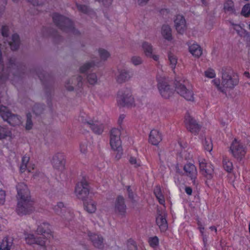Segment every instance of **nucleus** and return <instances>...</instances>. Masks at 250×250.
Masks as SVG:
<instances>
[{"label": "nucleus", "mask_w": 250, "mask_h": 250, "mask_svg": "<svg viewBox=\"0 0 250 250\" xmlns=\"http://www.w3.org/2000/svg\"><path fill=\"white\" fill-rule=\"evenodd\" d=\"M186 124L187 129L192 133H197L200 129V125L192 117L188 116L186 118Z\"/></svg>", "instance_id": "21"}, {"label": "nucleus", "mask_w": 250, "mask_h": 250, "mask_svg": "<svg viewBox=\"0 0 250 250\" xmlns=\"http://www.w3.org/2000/svg\"><path fill=\"white\" fill-rule=\"evenodd\" d=\"M25 238L27 244L31 245L35 244L36 237L33 234H27Z\"/></svg>", "instance_id": "45"}, {"label": "nucleus", "mask_w": 250, "mask_h": 250, "mask_svg": "<svg viewBox=\"0 0 250 250\" xmlns=\"http://www.w3.org/2000/svg\"><path fill=\"white\" fill-rule=\"evenodd\" d=\"M88 239L92 245L96 248L103 249L104 248V238L100 234L88 231L87 233Z\"/></svg>", "instance_id": "15"}, {"label": "nucleus", "mask_w": 250, "mask_h": 250, "mask_svg": "<svg viewBox=\"0 0 250 250\" xmlns=\"http://www.w3.org/2000/svg\"><path fill=\"white\" fill-rule=\"evenodd\" d=\"M25 189H26L28 191V199H30V192L26 185L24 183H19L17 186V198L18 200L25 199L23 195H24V192H25Z\"/></svg>", "instance_id": "23"}, {"label": "nucleus", "mask_w": 250, "mask_h": 250, "mask_svg": "<svg viewBox=\"0 0 250 250\" xmlns=\"http://www.w3.org/2000/svg\"><path fill=\"white\" fill-rule=\"evenodd\" d=\"M215 86L222 92H225L226 89H232L238 84V75L233 71H224L222 73V82L219 79L212 81Z\"/></svg>", "instance_id": "2"}, {"label": "nucleus", "mask_w": 250, "mask_h": 250, "mask_svg": "<svg viewBox=\"0 0 250 250\" xmlns=\"http://www.w3.org/2000/svg\"><path fill=\"white\" fill-rule=\"evenodd\" d=\"M49 225L48 223H43L39 225L37 229V232L38 234H43L44 233H49Z\"/></svg>", "instance_id": "36"}, {"label": "nucleus", "mask_w": 250, "mask_h": 250, "mask_svg": "<svg viewBox=\"0 0 250 250\" xmlns=\"http://www.w3.org/2000/svg\"><path fill=\"white\" fill-rule=\"evenodd\" d=\"M149 0H137L138 4L140 6L146 5Z\"/></svg>", "instance_id": "59"}, {"label": "nucleus", "mask_w": 250, "mask_h": 250, "mask_svg": "<svg viewBox=\"0 0 250 250\" xmlns=\"http://www.w3.org/2000/svg\"><path fill=\"white\" fill-rule=\"evenodd\" d=\"M142 48L145 55L147 58L153 59L155 61H158L159 59L158 55L153 53V48L152 45L146 42L142 44Z\"/></svg>", "instance_id": "18"}, {"label": "nucleus", "mask_w": 250, "mask_h": 250, "mask_svg": "<svg viewBox=\"0 0 250 250\" xmlns=\"http://www.w3.org/2000/svg\"><path fill=\"white\" fill-rule=\"evenodd\" d=\"M117 102L121 106L132 107L135 105V100L129 88H124L119 90Z\"/></svg>", "instance_id": "3"}, {"label": "nucleus", "mask_w": 250, "mask_h": 250, "mask_svg": "<svg viewBox=\"0 0 250 250\" xmlns=\"http://www.w3.org/2000/svg\"><path fill=\"white\" fill-rule=\"evenodd\" d=\"M224 9L226 13L233 14L235 13L234 3L232 0H226L224 4Z\"/></svg>", "instance_id": "29"}, {"label": "nucleus", "mask_w": 250, "mask_h": 250, "mask_svg": "<svg viewBox=\"0 0 250 250\" xmlns=\"http://www.w3.org/2000/svg\"><path fill=\"white\" fill-rule=\"evenodd\" d=\"M184 170L188 176L192 179L196 177L197 172L195 166L192 164H188L184 167Z\"/></svg>", "instance_id": "28"}, {"label": "nucleus", "mask_w": 250, "mask_h": 250, "mask_svg": "<svg viewBox=\"0 0 250 250\" xmlns=\"http://www.w3.org/2000/svg\"><path fill=\"white\" fill-rule=\"evenodd\" d=\"M233 29L240 36H243L245 33V30L242 28L239 25L235 24L234 25Z\"/></svg>", "instance_id": "52"}, {"label": "nucleus", "mask_w": 250, "mask_h": 250, "mask_svg": "<svg viewBox=\"0 0 250 250\" xmlns=\"http://www.w3.org/2000/svg\"><path fill=\"white\" fill-rule=\"evenodd\" d=\"M244 76L250 80V75L249 72H245L244 73Z\"/></svg>", "instance_id": "63"}, {"label": "nucleus", "mask_w": 250, "mask_h": 250, "mask_svg": "<svg viewBox=\"0 0 250 250\" xmlns=\"http://www.w3.org/2000/svg\"><path fill=\"white\" fill-rule=\"evenodd\" d=\"M189 51L195 57L199 58L202 54V49L197 43H194L189 46Z\"/></svg>", "instance_id": "27"}, {"label": "nucleus", "mask_w": 250, "mask_h": 250, "mask_svg": "<svg viewBox=\"0 0 250 250\" xmlns=\"http://www.w3.org/2000/svg\"><path fill=\"white\" fill-rule=\"evenodd\" d=\"M175 90L180 96L187 101H192L194 94L190 88L186 85V82L179 77L176 78L174 82Z\"/></svg>", "instance_id": "4"}, {"label": "nucleus", "mask_w": 250, "mask_h": 250, "mask_svg": "<svg viewBox=\"0 0 250 250\" xmlns=\"http://www.w3.org/2000/svg\"><path fill=\"white\" fill-rule=\"evenodd\" d=\"M162 141V136L159 131L153 129L149 136V142L153 145H157Z\"/></svg>", "instance_id": "24"}, {"label": "nucleus", "mask_w": 250, "mask_h": 250, "mask_svg": "<svg viewBox=\"0 0 250 250\" xmlns=\"http://www.w3.org/2000/svg\"><path fill=\"white\" fill-rule=\"evenodd\" d=\"M157 86L161 95L165 99H168L173 94L168 79L163 74L158 73L157 75Z\"/></svg>", "instance_id": "5"}, {"label": "nucleus", "mask_w": 250, "mask_h": 250, "mask_svg": "<svg viewBox=\"0 0 250 250\" xmlns=\"http://www.w3.org/2000/svg\"><path fill=\"white\" fill-rule=\"evenodd\" d=\"M129 161L130 164L135 167H138L142 166L141 161L139 159L136 158V157H130Z\"/></svg>", "instance_id": "46"}, {"label": "nucleus", "mask_w": 250, "mask_h": 250, "mask_svg": "<svg viewBox=\"0 0 250 250\" xmlns=\"http://www.w3.org/2000/svg\"><path fill=\"white\" fill-rule=\"evenodd\" d=\"M95 65V63L93 61H90L83 64L79 68V71L81 73H84L90 70L91 68L94 67Z\"/></svg>", "instance_id": "33"}, {"label": "nucleus", "mask_w": 250, "mask_h": 250, "mask_svg": "<svg viewBox=\"0 0 250 250\" xmlns=\"http://www.w3.org/2000/svg\"><path fill=\"white\" fill-rule=\"evenodd\" d=\"M5 192L3 190L0 189V205L4 204L5 201Z\"/></svg>", "instance_id": "55"}, {"label": "nucleus", "mask_w": 250, "mask_h": 250, "mask_svg": "<svg viewBox=\"0 0 250 250\" xmlns=\"http://www.w3.org/2000/svg\"><path fill=\"white\" fill-rule=\"evenodd\" d=\"M43 107L40 104H36L33 107V112L37 115H40L43 111Z\"/></svg>", "instance_id": "49"}, {"label": "nucleus", "mask_w": 250, "mask_h": 250, "mask_svg": "<svg viewBox=\"0 0 250 250\" xmlns=\"http://www.w3.org/2000/svg\"><path fill=\"white\" fill-rule=\"evenodd\" d=\"M1 34L4 37H7L9 35V29L7 26H3L1 28Z\"/></svg>", "instance_id": "57"}, {"label": "nucleus", "mask_w": 250, "mask_h": 250, "mask_svg": "<svg viewBox=\"0 0 250 250\" xmlns=\"http://www.w3.org/2000/svg\"><path fill=\"white\" fill-rule=\"evenodd\" d=\"M203 144L207 151L210 152L212 150V144L209 138L205 137L203 141Z\"/></svg>", "instance_id": "42"}, {"label": "nucleus", "mask_w": 250, "mask_h": 250, "mask_svg": "<svg viewBox=\"0 0 250 250\" xmlns=\"http://www.w3.org/2000/svg\"><path fill=\"white\" fill-rule=\"evenodd\" d=\"M54 209L57 214L63 217L64 219L69 220L71 218V214L67 210L63 203H58L54 207Z\"/></svg>", "instance_id": "19"}, {"label": "nucleus", "mask_w": 250, "mask_h": 250, "mask_svg": "<svg viewBox=\"0 0 250 250\" xmlns=\"http://www.w3.org/2000/svg\"><path fill=\"white\" fill-rule=\"evenodd\" d=\"M128 196L131 199H133L134 198V194L133 192L131 189L130 187H128L127 189Z\"/></svg>", "instance_id": "58"}, {"label": "nucleus", "mask_w": 250, "mask_h": 250, "mask_svg": "<svg viewBox=\"0 0 250 250\" xmlns=\"http://www.w3.org/2000/svg\"><path fill=\"white\" fill-rule=\"evenodd\" d=\"M209 229L211 230H214L215 232H216L217 231V229L216 228L214 227V226H211L209 228Z\"/></svg>", "instance_id": "64"}, {"label": "nucleus", "mask_w": 250, "mask_h": 250, "mask_svg": "<svg viewBox=\"0 0 250 250\" xmlns=\"http://www.w3.org/2000/svg\"><path fill=\"white\" fill-rule=\"evenodd\" d=\"M121 129L112 128L110 133V144L112 149L118 151L119 157L122 154V146L121 141Z\"/></svg>", "instance_id": "8"}, {"label": "nucleus", "mask_w": 250, "mask_h": 250, "mask_svg": "<svg viewBox=\"0 0 250 250\" xmlns=\"http://www.w3.org/2000/svg\"><path fill=\"white\" fill-rule=\"evenodd\" d=\"M84 209L89 213H94L97 210V203L92 199H89L83 202Z\"/></svg>", "instance_id": "25"}, {"label": "nucleus", "mask_w": 250, "mask_h": 250, "mask_svg": "<svg viewBox=\"0 0 250 250\" xmlns=\"http://www.w3.org/2000/svg\"><path fill=\"white\" fill-rule=\"evenodd\" d=\"M23 196L25 199L18 200L17 211L20 215L30 213L33 210V202L31 199H28V191L25 189Z\"/></svg>", "instance_id": "9"}, {"label": "nucleus", "mask_w": 250, "mask_h": 250, "mask_svg": "<svg viewBox=\"0 0 250 250\" xmlns=\"http://www.w3.org/2000/svg\"><path fill=\"white\" fill-rule=\"evenodd\" d=\"M28 1L34 6L42 5L44 0H28Z\"/></svg>", "instance_id": "56"}, {"label": "nucleus", "mask_w": 250, "mask_h": 250, "mask_svg": "<svg viewBox=\"0 0 250 250\" xmlns=\"http://www.w3.org/2000/svg\"><path fill=\"white\" fill-rule=\"evenodd\" d=\"M83 78L80 75L74 76L68 79L64 83V87L67 91H77L81 89L83 85Z\"/></svg>", "instance_id": "10"}, {"label": "nucleus", "mask_w": 250, "mask_h": 250, "mask_svg": "<svg viewBox=\"0 0 250 250\" xmlns=\"http://www.w3.org/2000/svg\"><path fill=\"white\" fill-rule=\"evenodd\" d=\"M161 34L165 39L167 40H171V30L169 26L167 25H163L161 29Z\"/></svg>", "instance_id": "31"}, {"label": "nucleus", "mask_w": 250, "mask_h": 250, "mask_svg": "<svg viewBox=\"0 0 250 250\" xmlns=\"http://www.w3.org/2000/svg\"><path fill=\"white\" fill-rule=\"evenodd\" d=\"M200 170L202 174L207 179H211L214 174L213 166L210 163H207L205 160H199Z\"/></svg>", "instance_id": "12"}, {"label": "nucleus", "mask_w": 250, "mask_h": 250, "mask_svg": "<svg viewBox=\"0 0 250 250\" xmlns=\"http://www.w3.org/2000/svg\"><path fill=\"white\" fill-rule=\"evenodd\" d=\"M12 132L8 128L0 125V140L11 137Z\"/></svg>", "instance_id": "35"}, {"label": "nucleus", "mask_w": 250, "mask_h": 250, "mask_svg": "<svg viewBox=\"0 0 250 250\" xmlns=\"http://www.w3.org/2000/svg\"><path fill=\"white\" fill-rule=\"evenodd\" d=\"M154 193L159 203L161 205H164L165 200L160 187L156 186L155 188L154 189Z\"/></svg>", "instance_id": "32"}, {"label": "nucleus", "mask_w": 250, "mask_h": 250, "mask_svg": "<svg viewBox=\"0 0 250 250\" xmlns=\"http://www.w3.org/2000/svg\"><path fill=\"white\" fill-rule=\"evenodd\" d=\"M75 194L79 199H84L89 194V188L87 182L82 179L76 185Z\"/></svg>", "instance_id": "14"}, {"label": "nucleus", "mask_w": 250, "mask_h": 250, "mask_svg": "<svg viewBox=\"0 0 250 250\" xmlns=\"http://www.w3.org/2000/svg\"><path fill=\"white\" fill-rule=\"evenodd\" d=\"M80 151L83 154H86L88 152V144L86 142L83 143L80 145Z\"/></svg>", "instance_id": "50"}, {"label": "nucleus", "mask_w": 250, "mask_h": 250, "mask_svg": "<svg viewBox=\"0 0 250 250\" xmlns=\"http://www.w3.org/2000/svg\"><path fill=\"white\" fill-rule=\"evenodd\" d=\"M116 81L119 83H123L130 79L128 72L125 69H119L116 76Z\"/></svg>", "instance_id": "26"}, {"label": "nucleus", "mask_w": 250, "mask_h": 250, "mask_svg": "<svg viewBox=\"0 0 250 250\" xmlns=\"http://www.w3.org/2000/svg\"><path fill=\"white\" fill-rule=\"evenodd\" d=\"M125 116L124 115H121L120 116L119 119H118L119 124L120 125L123 123V120L125 119Z\"/></svg>", "instance_id": "61"}, {"label": "nucleus", "mask_w": 250, "mask_h": 250, "mask_svg": "<svg viewBox=\"0 0 250 250\" xmlns=\"http://www.w3.org/2000/svg\"><path fill=\"white\" fill-rule=\"evenodd\" d=\"M12 50H17L20 45V38L18 34H15L12 36V41L9 42Z\"/></svg>", "instance_id": "30"}, {"label": "nucleus", "mask_w": 250, "mask_h": 250, "mask_svg": "<svg viewBox=\"0 0 250 250\" xmlns=\"http://www.w3.org/2000/svg\"><path fill=\"white\" fill-rule=\"evenodd\" d=\"M130 62L135 66H138L143 64L144 61L142 58L139 56H133L130 59Z\"/></svg>", "instance_id": "44"}, {"label": "nucleus", "mask_w": 250, "mask_h": 250, "mask_svg": "<svg viewBox=\"0 0 250 250\" xmlns=\"http://www.w3.org/2000/svg\"><path fill=\"white\" fill-rule=\"evenodd\" d=\"M29 161V157L26 156H24L22 157V163L20 169L21 172H24L25 169H27L29 172H31V169H34V167H32L31 168H30L29 167L27 166Z\"/></svg>", "instance_id": "34"}, {"label": "nucleus", "mask_w": 250, "mask_h": 250, "mask_svg": "<svg viewBox=\"0 0 250 250\" xmlns=\"http://www.w3.org/2000/svg\"><path fill=\"white\" fill-rule=\"evenodd\" d=\"M223 164L224 168L227 171L230 172L232 169V163L227 157H224Z\"/></svg>", "instance_id": "43"}, {"label": "nucleus", "mask_w": 250, "mask_h": 250, "mask_svg": "<svg viewBox=\"0 0 250 250\" xmlns=\"http://www.w3.org/2000/svg\"><path fill=\"white\" fill-rule=\"evenodd\" d=\"M53 19L55 24L62 30L67 31L72 29V22L69 19L58 13H55Z\"/></svg>", "instance_id": "11"}, {"label": "nucleus", "mask_w": 250, "mask_h": 250, "mask_svg": "<svg viewBox=\"0 0 250 250\" xmlns=\"http://www.w3.org/2000/svg\"><path fill=\"white\" fill-rule=\"evenodd\" d=\"M87 82L91 85H94L98 83V79L95 73L88 74L86 77Z\"/></svg>", "instance_id": "37"}, {"label": "nucleus", "mask_w": 250, "mask_h": 250, "mask_svg": "<svg viewBox=\"0 0 250 250\" xmlns=\"http://www.w3.org/2000/svg\"><path fill=\"white\" fill-rule=\"evenodd\" d=\"M205 75L206 77L209 78H213L215 76L214 71L212 69H208L205 71Z\"/></svg>", "instance_id": "54"}, {"label": "nucleus", "mask_w": 250, "mask_h": 250, "mask_svg": "<svg viewBox=\"0 0 250 250\" xmlns=\"http://www.w3.org/2000/svg\"><path fill=\"white\" fill-rule=\"evenodd\" d=\"M174 26L178 33L184 34L187 29V24L185 19L183 16H176L174 20Z\"/></svg>", "instance_id": "20"}, {"label": "nucleus", "mask_w": 250, "mask_h": 250, "mask_svg": "<svg viewBox=\"0 0 250 250\" xmlns=\"http://www.w3.org/2000/svg\"><path fill=\"white\" fill-rule=\"evenodd\" d=\"M27 119L25 124V129L26 130H30L33 126V123L31 120V115L30 113L27 114Z\"/></svg>", "instance_id": "47"}, {"label": "nucleus", "mask_w": 250, "mask_h": 250, "mask_svg": "<svg viewBox=\"0 0 250 250\" xmlns=\"http://www.w3.org/2000/svg\"><path fill=\"white\" fill-rule=\"evenodd\" d=\"M46 242L47 239L43 236H41L36 237L35 244L38 245L41 248L42 250H45Z\"/></svg>", "instance_id": "38"}, {"label": "nucleus", "mask_w": 250, "mask_h": 250, "mask_svg": "<svg viewBox=\"0 0 250 250\" xmlns=\"http://www.w3.org/2000/svg\"><path fill=\"white\" fill-rule=\"evenodd\" d=\"M241 14L245 17L250 15V4H247L244 6L241 11Z\"/></svg>", "instance_id": "48"}, {"label": "nucleus", "mask_w": 250, "mask_h": 250, "mask_svg": "<svg viewBox=\"0 0 250 250\" xmlns=\"http://www.w3.org/2000/svg\"><path fill=\"white\" fill-rule=\"evenodd\" d=\"M52 165L54 168L59 171H62L65 167L64 157L61 153L56 154L52 159Z\"/></svg>", "instance_id": "17"}, {"label": "nucleus", "mask_w": 250, "mask_h": 250, "mask_svg": "<svg viewBox=\"0 0 250 250\" xmlns=\"http://www.w3.org/2000/svg\"><path fill=\"white\" fill-rule=\"evenodd\" d=\"M23 73V68L16 62V59L10 58L0 74V83H5L9 79L12 81L16 80L20 78Z\"/></svg>", "instance_id": "1"}, {"label": "nucleus", "mask_w": 250, "mask_h": 250, "mask_svg": "<svg viewBox=\"0 0 250 250\" xmlns=\"http://www.w3.org/2000/svg\"><path fill=\"white\" fill-rule=\"evenodd\" d=\"M168 59L171 68L174 69L177 63V57L173 53L170 52L168 54Z\"/></svg>", "instance_id": "40"}, {"label": "nucleus", "mask_w": 250, "mask_h": 250, "mask_svg": "<svg viewBox=\"0 0 250 250\" xmlns=\"http://www.w3.org/2000/svg\"><path fill=\"white\" fill-rule=\"evenodd\" d=\"M79 121L85 125L89 127L95 134H101L104 131L103 125L97 120L91 119L87 116H81Z\"/></svg>", "instance_id": "7"}, {"label": "nucleus", "mask_w": 250, "mask_h": 250, "mask_svg": "<svg viewBox=\"0 0 250 250\" xmlns=\"http://www.w3.org/2000/svg\"><path fill=\"white\" fill-rule=\"evenodd\" d=\"M0 115L4 121L12 126H20L22 124V119L20 116L12 113L6 107L0 105Z\"/></svg>", "instance_id": "6"}, {"label": "nucleus", "mask_w": 250, "mask_h": 250, "mask_svg": "<svg viewBox=\"0 0 250 250\" xmlns=\"http://www.w3.org/2000/svg\"><path fill=\"white\" fill-rule=\"evenodd\" d=\"M166 217L167 213L164 211H158V215L156 218V222L162 232L166 231L168 228Z\"/></svg>", "instance_id": "16"}, {"label": "nucleus", "mask_w": 250, "mask_h": 250, "mask_svg": "<svg viewBox=\"0 0 250 250\" xmlns=\"http://www.w3.org/2000/svg\"><path fill=\"white\" fill-rule=\"evenodd\" d=\"M149 243L152 247H155L158 245L159 239L156 236L149 238Z\"/></svg>", "instance_id": "51"}, {"label": "nucleus", "mask_w": 250, "mask_h": 250, "mask_svg": "<svg viewBox=\"0 0 250 250\" xmlns=\"http://www.w3.org/2000/svg\"><path fill=\"white\" fill-rule=\"evenodd\" d=\"M11 245V242H9L8 238L5 237L1 242L0 250H10Z\"/></svg>", "instance_id": "41"}, {"label": "nucleus", "mask_w": 250, "mask_h": 250, "mask_svg": "<svg viewBox=\"0 0 250 250\" xmlns=\"http://www.w3.org/2000/svg\"><path fill=\"white\" fill-rule=\"evenodd\" d=\"M99 57L102 61L107 60L110 56V53L103 48H99L98 50Z\"/></svg>", "instance_id": "39"}, {"label": "nucleus", "mask_w": 250, "mask_h": 250, "mask_svg": "<svg viewBox=\"0 0 250 250\" xmlns=\"http://www.w3.org/2000/svg\"><path fill=\"white\" fill-rule=\"evenodd\" d=\"M115 211L119 215L124 216L126 211V206L125 204V199L122 196H119L116 199L115 203Z\"/></svg>", "instance_id": "22"}, {"label": "nucleus", "mask_w": 250, "mask_h": 250, "mask_svg": "<svg viewBox=\"0 0 250 250\" xmlns=\"http://www.w3.org/2000/svg\"><path fill=\"white\" fill-rule=\"evenodd\" d=\"M77 7L78 9L84 13H86L89 11V8L87 6L85 5H81L77 4Z\"/></svg>", "instance_id": "53"}, {"label": "nucleus", "mask_w": 250, "mask_h": 250, "mask_svg": "<svg viewBox=\"0 0 250 250\" xmlns=\"http://www.w3.org/2000/svg\"><path fill=\"white\" fill-rule=\"evenodd\" d=\"M232 155L236 158L241 159L246 154V151L243 144L239 141L234 140L230 146Z\"/></svg>", "instance_id": "13"}, {"label": "nucleus", "mask_w": 250, "mask_h": 250, "mask_svg": "<svg viewBox=\"0 0 250 250\" xmlns=\"http://www.w3.org/2000/svg\"><path fill=\"white\" fill-rule=\"evenodd\" d=\"M185 191L188 195H190L192 194V190L191 188L188 187H186Z\"/></svg>", "instance_id": "60"}, {"label": "nucleus", "mask_w": 250, "mask_h": 250, "mask_svg": "<svg viewBox=\"0 0 250 250\" xmlns=\"http://www.w3.org/2000/svg\"><path fill=\"white\" fill-rule=\"evenodd\" d=\"M3 62V58L1 53V45L0 44V64Z\"/></svg>", "instance_id": "62"}]
</instances>
